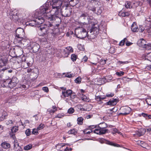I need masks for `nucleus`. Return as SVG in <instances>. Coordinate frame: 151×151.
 Instances as JSON below:
<instances>
[{"instance_id": "obj_7", "label": "nucleus", "mask_w": 151, "mask_h": 151, "mask_svg": "<svg viewBox=\"0 0 151 151\" xmlns=\"http://www.w3.org/2000/svg\"><path fill=\"white\" fill-rule=\"evenodd\" d=\"M108 129H102L100 127H97L94 130V132L97 134H105L108 132Z\"/></svg>"}, {"instance_id": "obj_26", "label": "nucleus", "mask_w": 151, "mask_h": 151, "mask_svg": "<svg viewBox=\"0 0 151 151\" xmlns=\"http://www.w3.org/2000/svg\"><path fill=\"white\" fill-rule=\"evenodd\" d=\"M68 133L70 134H73L75 135L77 133V130L75 129H73L69 130Z\"/></svg>"}, {"instance_id": "obj_6", "label": "nucleus", "mask_w": 151, "mask_h": 151, "mask_svg": "<svg viewBox=\"0 0 151 151\" xmlns=\"http://www.w3.org/2000/svg\"><path fill=\"white\" fill-rule=\"evenodd\" d=\"M147 43L145 40L142 39L139 41L138 44L139 46L145 48L148 50L151 49V44L148 43L147 44Z\"/></svg>"}, {"instance_id": "obj_8", "label": "nucleus", "mask_w": 151, "mask_h": 151, "mask_svg": "<svg viewBox=\"0 0 151 151\" xmlns=\"http://www.w3.org/2000/svg\"><path fill=\"white\" fill-rule=\"evenodd\" d=\"M72 91L70 90H66V88L63 89L62 92L61 96L62 98L64 99L66 97H68L71 95Z\"/></svg>"}, {"instance_id": "obj_18", "label": "nucleus", "mask_w": 151, "mask_h": 151, "mask_svg": "<svg viewBox=\"0 0 151 151\" xmlns=\"http://www.w3.org/2000/svg\"><path fill=\"white\" fill-rule=\"evenodd\" d=\"M118 14L119 16L122 17H128L130 15V13L128 12H124L121 11L119 12Z\"/></svg>"}, {"instance_id": "obj_36", "label": "nucleus", "mask_w": 151, "mask_h": 151, "mask_svg": "<svg viewBox=\"0 0 151 151\" xmlns=\"http://www.w3.org/2000/svg\"><path fill=\"white\" fill-rule=\"evenodd\" d=\"M78 49L80 50H83L84 49V47L83 45L81 44H79L78 45Z\"/></svg>"}, {"instance_id": "obj_64", "label": "nucleus", "mask_w": 151, "mask_h": 151, "mask_svg": "<svg viewBox=\"0 0 151 151\" xmlns=\"http://www.w3.org/2000/svg\"><path fill=\"white\" fill-rule=\"evenodd\" d=\"M91 10L93 12H95L96 10V8L95 7H93V8H92L91 9Z\"/></svg>"}, {"instance_id": "obj_11", "label": "nucleus", "mask_w": 151, "mask_h": 151, "mask_svg": "<svg viewBox=\"0 0 151 151\" xmlns=\"http://www.w3.org/2000/svg\"><path fill=\"white\" fill-rule=\"evenodd\" d=\"M72 9L70 8L65 9L62 13L63 16L65 17H68L71 14Z\"/></svg>"}, {"instance_id": "obj_39", "label": "nucleus", "mask_w": 151, "mask_h": 151, "mask_svg": "<svg viewBox=\"0 0 151 151\" xmlns=\"http://www.w3.org/2000/svg\"><path fill=\"white\" fill-rule=\"evenodd\" d=\"M32 148V145H29L26 146L24 147V149L25 150H29Z\"/></svg>"}, {"instance_id": "obj_14", "label": "nucleus", "mask_w": 151, "mask_h": 151, "mask_svg": "<svg viewBox=\"0 0 151 151\" xmlns=\"http://www.w3.org/2000/svg\"><path fill=\"white\" fill-rule=\"evenodd\" d=\"M99 26L98 25L96 24H93L92 26V28L90 31V33H92L93 32V34H94V32L97 30H99Z\"/></svg>"}, {"instance_id": "obj_25", "label": "nucleus", "mask_w": 151, "mask_h": 151, "mask_svg": "<svg viewBox=\"0 0 151 151\" xmlns=\"http://www.w3.org/2000/svg\"><path fill=\"white\" fill-rule=\"evenodd\" d=\"M107 127V124L104 122H103L102 123L100 124L98 127H100L102 129H106Z\"/></svg>"}, {"instance_id": "obj_16", "label": "nucleus", "mask_w": 151, "mask_h": 151, "mask_svg": "<svg viewBox=\"0 0 151 151\" xmlns=\"http://www.w3.org/2000/svg\"><path fill=\"white\" fill-rule=\"evenodd\" d=\"M117 102L118 101L116 99H113L107 102V104L112 106H114L116 104Z\"/></svg>"}, {"instance_id": "obj_1", "label": "nucleus", "mask_w": 151, "mask_h": 151, "mask_svg": "<svg viewBox=\"0 0 151 151\" xmlns=\"http://www.w3.org/2000/svg\"><path fill=\"white\" fill-rule=\"evenodd\" d=\"M52 4L50 1H47L45 4L41 6L39 12L42 14L41 16H38L32 21L34 24L29 23V25L34 26L42 24L44 22L45 18L52 21L55 20L56 18H59L61 2L58 0H52Z\"/></svg>"}, {"instance_id": "obj_30", "label": "nucleus", "mask_w": 151, "mask_h": 151, "mask_svg": "<svg viewBox=\"0 0 151 151\" xmlns=\"http://www.w3.org/2000/svg\"><path fill=\"white\" fill-rule=\"evenodd\" d=\"M18 127L17 126H14L12 127L11 130L12 133H15L16 132L18 129Z\"/></svg>"}, {"instance_id": "obj_53", "label": "nucleus", "mask_w": 151, "mask_h": 151, "mask_svg": "<svg viewBox=\"0 0 151 151\" xmlns=\"http://www.w3.org/2000/svg\"><path fill=\"white\" fill-rule=\"evenodd\" d=\"M88 129H86L84 130L83 131V132L84 133V134H89L91 132L90 131H88ZM91 131V132H92V131L90 130Z\"/></svg>"}, {"instance_id": "obj_57", "label": "nucleus", "mask_w": 151, "mask_h": 151, "mask_svg": "<svg viewBox=\"0 0 151 151\" xmlns=\"http://www.w3.org/2000/svg\"><path fill=\"white\" fill-rule=\"evenodd\" d=\"M141 115L145 118H147L148 115L146 114L142 113L141 114Z\"/></svg>"}, {"instance_id": "obj_63", "label": "nucleus", "mask_w": 151, "mask_h": 151, "mask_svg": "<svg viewBox=\"0 0 151 151\" xmlns=\"http://www.w3.org/2000/svg\"><path fill=\"white\" fill-rule=\"evenodd\" d=\"M12 123V120H9L8 122V124H9Z\"/></svg>"}, {"instance_id": "obj_47", "label": "nucleus", "mask_w": 151, "mask_h": 151, "mask_svg": "<svg viewBox=\"0 0 151 151\" xmlns=\"http://www.w3.org/2000/svg\"><path fill=\"white\" fill-rule=\"evenodd\" d=\"M146 102L148 105H151V98H149L147 99Z\"/></svg>"}, {"instance_id": "obj_43", "label": "nucleus", "mask_w": 151, "mask_h": 151, "mask_svg": "<svg viewBox=\"0 0 151 151\" xmlns=\"http://www.w3.org/2000/svg\"><path fill=\"white\" fill-rule=\"evenodd\" d=\"M14 146L15 148H17L18 147H20L19 146V144L17 142V141L16 140H15L14 142Z\"/></svg>"}, {"instance_id": "obj_21", "label": "nucleus", "mask_w": 151, "mask_h": 151, "mask_svg": "<svg viewBox=\"0 0 151 151\" xmlns=\"http://www.w3.org/2000/svg\"><path fill=\"white\" fill-rule=\"evenodd\" d=\"M69 1L70 4L72 6H75L78 4L79 1L78 0H68Z\"/></svg>"}, {"instance_id": "obj_46", "label": "nucleus", "mask_w": 151, "mask_h": 151, "mask_svg": "<svg viewBox=\"0 0 151 151\" xmlns=\"http://www.w3.org/2000/svg\"><path fill=\"white\" fill-rule=\"evenodd\" d=\"M102 12V11L101 9L100 8H98L97 9V11L96 12V14L98 15H100Z\"/></svg>"}, {"instance_id": "obj_60", "label": "nucleus", "mask_w": 151, "mask_h": 151, "mask_svg": "<svg viewBox=\"0 0 151 151\" xmlns=\"http://www.w3.org/2000/svg\"><path fill=\"white\" fill-rule=\"evenodd\" d=\"M32 71V69L30 68H28L27 69V73H29L31 72Z\"/></svg>"}, {"instance_id": "obj_52", "label": "nucleus", "mask_w": 151, "mask_h": 151, "mask_svg": "<svg viewBox=\"0 0 151 151\" xmlns=\"http://www.w3.org/2000/svg\"><path fill=\"white\" fill-rule=\"evenodd\" d=\"M147 32L151 34V24L150 27L147 29Z\"/></svg>"}, {"instance_id": "obj_23", "label": "nucleus", "mask_w": 151, "mask_h": 151, "mask_svg": "<svg viewBox=\"0 0 151 151\" xmlns=\"http://www.w3.org/2000/svg\"><path fill=\"white\" fill-rule=\"evenodd\" d=\"M106 98V96H96V99L98 101H99L102 100Z\"/></svg>"}, {"instance_id": "obj_34", "label": "nucleus", "mask_w": 151, "mask_h": 151, "mask_svg": "<svg viewBox=\"0 0 151 151\" xmlns=\"http://www.w3.org/2000/svg\"><path fill=\"white\" fill-rule=\"evenodd\" d=\"M75 82L77 83H80L81 81V78L80 77H77L75 80Z\"/></svg>"}, {"instance_id": "obj_41", "label": "nucleus", "mask_w": 151, "mask_h": 151, "mask_svg": "<svg viewBox=\"0 0 151 151\" xmlns=\"http://www.w3.org/2000/svg\"><path fill=\"white\" fill-rule=\"evenodd\" d=\"M113 134H114L116 133H117L119 134L121 133L120 132H119L118 130L116 128H114L112 129V132Z\"/></svg>"}, {"instance_id": "obj_62", "label": "nucleus", "mask_w": 151, "mask_h": 151, "mask_svg": "<svg viewBox=\"0 0 151 151\" xmlns=\"http://www.w3.org/2000/svg\"><path fill=\"white\" fill-rule=\"evenodd\" d=\"M147 68L148 70H151V65L147 66Z\"/></svg>"}, {"instance_id": "obj_28", "label": "nucleus", "mask_w": 151, "mask_h": 151, "mask_svg": "<svg viewBox=\"0 0 151 151\" xmlns=\"http://www.w3.org/2000/svg\"><path fill=\"white\" fill-rule=\"evenodd\" d=\"M125 6L127 9L131 8L132 6L131 5V2L129 1H127L125 4Z\"/></svg>"}, {"instance_id": "obj_48", "label": "nucleus", "mask_w": 151, "mask_h": 151, "mask_svg": "<svg viewBox=\"0 0 151 151\" xmlns=\"http://www.w3.org/2000/svg\"><path fill=\"white\" fill-rule=\"evenodd\" d=\"M42 89L43 91L46 92H48L49 91L48 88L47 87H44L42 88Z\"/></svg>"}, {"instance_id": "obj_61", "label": "nucleus", "mask_w": 151, "mask_h": 151, "mask_svg": "<svg viewBox=\"0 0 151 151\" xmlns=\"http://www.w3.org/2000/svg\"><path fill=\"white\" fill-rule=\"evenodd\" d=\"M52 108L53 109H55L54 110L57 111V110L56 107L55 106H52Z\"/></svg>"}, {"instance_id": "obj_59", "label": "nucleus", "mask_w": 151, "mask_h": 151, "mask_svg": "<svg viewBox=\"0 0 151 151\" xmlns=\"http://www.w3.org/2000/svg\"><path fill=\"white\" fill-rule=\"evenodd\" d=\"M104 78L99 79V80L101 81V83H98V85H101V84L103 83L102 81H104Z\"/></svg>"}, {"instance_id": "obj_35", "label": "nucleus", "mask_w": 151, "mask_h": 151, "mask_svg": "<svg viewBox=\"0 0 151 151\" xmlns=\"http://www.w3.org/2000/svg\"><path fill=\"white\" fill-rule=\"evenodd\" d=\"M71 58L73 61H75L77 58V56L75 54H73L71 55Z\"/></svg>"}, {"instance_id": "obj_38", "label": "nucleus", "mask_w": 151, "mask_h": 151, "mask_svg": "<svg viewBox=\"0 0 151 151\" xmlns=\"http://www.w3.org/2000/svg\"><path fill=\"white\" fill-rule=\"evenodd\" d=\"M31 130L29 129H27L25 132V133L27 136H29L30 135Z\"/></svg>"}, {"instance_id": "obj_10", "label": "nucleus", "mask_w": 151, "mask_h": 151, "mask_svg": "<svg viewBox=\"0 0 151 151\" xmlns=\"http://www.w3.org/2000/svg\"><path fill=\"white\" fill-rule=\"evenodd\" d=\"M100 142L101 143H104L113 146L115 147H119V145L118 144L114 143L112 142H111L107 140L104 139L102 138L101 139Z\"/></svg>"}, {"instance_id": "obj_15", "label": "nucleus", "mask_w": 151, "mask_h": 151, "mask_svg": "<svg viewBox=\"0 0 151 151\" xmlns=\"http://www.w3.org/2000/svg\"><path fill=\"white\" fill-rule=\"evenodd\" d=\"M146 131L150 132L151 131V128H148L146 129H141L139 131V134H138L139 136H141L143 135Z\"/></svg>"}, {"instance_id": "obj_5", "label": "nucleus", "mask_w": 151, "mask_h": 151, "mask_svg": "<svg viewBox=\"0 0 151 151\" xmlns=\"http://www.w3.org/2000/svg\"><path fill=\"white\" fill-rule=\"evenodd\" d=\"M24 15L20 14H14L12 16V19L16 22L23 23V20L25 19V18L23 17Z\"/></svg>"}, {"instance_id": "obj_22", "label": "nucleus", "mask_w": 151, "mask_h": 151, "mask_svg": "<svg viewBox=\"0 0 151 151\" xmlns=\"http://www.w3.org/2000/svg\"><path fill=\"white\" fill-rule=\"evenodd\" d=\"M32 44L34 45V46L32 47V48L33 51L37 52L38 51L39 49V46L35 42H33Z\"/></svg>"}, {"instance_id": "obj_9", "label": "nucleus", "mask_w": 151, "mask_h": 151, "mask_svg": "<svg viewBox=\"0 0 151 151\" xmlns=\"http://www.w3.org/2000/svg\"><path fill=\"white\" fill-rule=\"evenodd\" d=\"M122 112L120 114L126 115L129 114L131 111V109L128 106H123L121 108Z\"/></svg>"}, {"instance_id": "obj_55", "label": "nucleus", "mask_w": 151, "mask_h": 151, "mask_svg": "<svg viewBox=\"0 0 151 151\" xmlns=\"http://www.w3.org/2000/svg\"><path fill=\"white\" fill-rule=\"evenodd\" d=\"M128 61H125V62H122L121 61H119L118 62V63L120 64H127L128 63Z\"/></svg>"}, {"instance_id": "obj_49", "label": "nucleus", "mask_w": 151, "mask_h": 151, "mask_svg": "<svg viewBox=\"0 0 151 151\" xmlns=\"http://www.w3.org/2000/svg\"><path fill=\"white\" fill-rule=\"evenodd\" d=\"M106 60H103L101 59L100 60V63L101 65H104L106 63Z\"/></svg>"}, {"instance_id": "obj_20", "label": "nucleus", "mask_w": 151, "mask_h": 151, "mask_svg": "<svg viewBox=\"0 0 151 151\" xmlns=\"http://www.w3.org/2000/svg\"><path fill=\"white\" fill-rule=\"evenodd\" d=\"M1 147L4 149H7L10 147V145L6 142H3L1 144Z\"/></svg>"}, {"instance_id": "obj_37", "label": "nucleus", "mask_w": 151, "mask_h": 151, "mask_svg": "<svg viewBox=\"0 0 151 151\" xmlns=\"http://www.w3.org/2000/svg\"><path fill=\"white\" fill-rule=\"evenodd\" d=\"M88 16V14L86 12H82L80 16V17H83L84 18L87 17Z\"/></svg>"}, {"instance_id": "obj_44", "label": "nucleus", "mask_w": 151, "mask_h": 151, "mask_svg": "<svg viewBox=\"0 0 151 151\" xmlns=\"http://www.w3.org/2000/svg\"><path fill=\"white\" fill-rule=\"evenodd\" d=\"M65 48L67 49L68 50V52H69V54H70V52H73V49L70 46L67 47L66 48Z\"/></svg>"}, {"instance_id": "obj_51", "label": "nucleus", "mask_w": 151, "mask_h": 151, "mask_svg": "<svg viewBox=\"0 0 151 151\" xmlns=\"http://www.w3.org/2000/svg\"><path fill=\"white\" fill-rule=\"evenodd\" d=\"M114 96V94L112 93H110V94H107L106 96L108 97H111Z\"/></svg>"}, {"instance_id": "obj_31", "label": "nucleus", "mask_w": 151, "mask_h": 151, "mask_svg": "<svg viewBox=\"0 0 151 151\" xmlns=\"http://www.w3.org/2000/svg\"><path fill=\"white\" fill-rule=\"evenodd\" d=\"M82 96H81V99L84 101H88V98L85 95H82Z\"/></svg>"}, {"instance_id": "obj_4", "label": "nucleus", "mask_w": 151, "mask_h": 151, "mask_svg": "<svg viewBox=\"0 0 151 151\" xmlns=\"http://www.w3.org/2000/svg\"><path fill=\"white\" fill-rule=\"evenodd\" d=\"M16 36L19 39L18 40L22 43V42L25 41L24 39L25 33L23 29L20 28L17 29L16 32Z\"/></svg>"}, {"instance_id": "obj_17", "label": "nucleus", "mask_w": 151, "mask_h": 151, "mask_svg": "<svg viewBox=\"0 0 151 151\" xmlns=\"http://www.w3.org/2000/svg\"><path fill=\"white\" fill-rule=\"evenodd\" d=\"M68 51L67 49L65 48L64 49H61V53L63 55L64 57H67L68 56L69 54Z\"/></svg>"}, {"instance_id": "obj_58", "label": "nucleus", "mask_w": 151, "mask_h": 151, "mask_svg": "<svg viewBox=\"0 0 151 151\" xmlns=\"http://www.w3.org/2000/svg\"><path fill=\"white\" fill-rule=\"evenodd\" d=\"M48 111L50 113H52L53 114L54 113L55 111V110H52V109H48Z\"/></svg>"}, {"instance_id": "obj_2", "label": "nucleus", "mask_w": 151, "mask_h": 151, "mask_svg": "<svg viewBox=\"0 0 151 151\" xmlns=\"http://www.w3.org/2000/svg\"><path fill=\"white\" fill-rule=\"evenodd\" d=\"M38 28L39 35L43 36L53 33L55 30L54 26L49 22L40 25Z\"/></svg>"}, {"instance_id": "obj_12", "label": "nucleus", "mask_w": 151, "mask_h": 151, "mask_svg": "<svg viewBox=\"0 0 151 151\" xmlns=\"http://www.w3.org/2000/svg\"><path fill=\"white\" fill-rule=\"evenodd\" d=\"M7 62V60L6 58H3L0 55V68L5 66Z\"/></svg>"}, {"instance_id": "obj_56", "label": "nucleus", "mask_w": 151, "mask_h": 151, "mask_svg": "<svg viewBox=\"0 0 151 151\" xmlns=\"http://www.w3.org/2000/svg\"><path fill=\"white\" fill-rule=\"evenodd\" d=\"M132 44V42H128L127 40L126 42V44L127 46H130Z\"/></svg>"}, {"instance_id": "obj_32", "label": "nucleus", "mask_w": 151, "mask_h": 151, "mask_svg": "<svg viewBox=\"0 0 151 151\" xmlns=\"http://www.w3.org/2000/svg\"><path fill=\"white\" fill-rule=\"evenodd\" d=\"M38 131L39 130L37 128L33 129L32 131V134H33L37 135L38 134Z\"/></svg>"}, {"instance_id": "obj_3", "label": "nucleus", "mask_w": 151, "mask_h": 151, "mask_svg": "<svg viewBox=\"0 0 151 151\" xmlns=\"http://www.w3.org/2000/svg\"><path fill=\"white\" fill-rule=\"evenodd\" d=\"M75 32L76 34L77 37L80 39H83L89 36V34H88L89 32H87L85 29L82 28L76 29Z\"/></svg>"}, {"instance_id": "obj_33", "label": "nucleus", "mask_w": 151, "mask_h": 151, "mask_svg": "<svg viewBox=\"0 0 151 151\" xmlns=\"http://www.w3.org/2000/svg\"><path fill=\"white\" fill-rule=\"evenodd\" d=\"M127 39L126 38H125L123 40H122L119 43V45H120L123 46V45L125 42L127 41Z\"/></svg>"}, {"instance_id": "obj_19", "label": "nucleus", "mask_w": 151, "mask_h": 151, "mask_svg": "<svg viewBox=\"0 0 151 151\" xmlns=\"http://www.w3.org/2000/svg\"><path fill=\"white\" fill-rule=\"evenodd\" d=\"M131 30L134 32H137L138 30V28L136 26V24L135 22H134L131 26Z\"/></svg>"}, {"instance_id": "obj_27", "label": "nucleus", "mask_w": 151, "mask_h": 151, "mask_svg": "<svg viewBox=\"0 0 151 151\" xmlns=\"http://www.w3.org/2000/svg\"><path fill=\"white\" fill-rule=\"evenodd\" d=\"M9 79L11 82H12V83H14L15 84L17 85V83L18 82V79L17 77H13L11 79Z\"/></svg>"}, {"instance_id": "obj_13", "label": "nucleus", "mask_w": 151, "mask_h": 151, "mask_svg": "<svg viewBox=\"0 0 151 151\" xmlns=\"http://www.w3.org/2000/svg\"><path fill=\"white\" fill-rule=\"evenodd\" d=\"M5 83L6 85L7 84V86L10 88H12L15 87L16 85L14 84V83H12V82L10 80V79H7Z\"/></svg>"}, {"instance_id": "obj_54", "label": "nucleus", "mask_w": 151, "mask_h": 151, "mask_svg": "<svg viewBox=\"0 0 151 151\" xmlns=\"http://www.w3.org/2000/svg\"><path fill=\"white\" fill-rule=\"evenodd\" d=\"M63 115H62L61 114H58L56 116L55 118H61L63 117Z\"/></svg>"}, {"instance_id": "obj_24", "label": "nucleus", "mask_w": 151, "mask_h": 151, "mask_svg": "<svg viewBox=\"0 0 151 151\" xmlns=\"http://www.w3.org/2000/svg\"><path fill=\"white\" fill-rule=\"evenodd\" d=\"M83 117H78L77 119L78 124L80 125H82L83 123Z\"/></svg>"}, {"instance_id": "obj_45", "label": "nucleus", "mask_w": 151, "mask_h": 151, "mask_svg": "<svg viewBox=\"0 0 151 151\" xmlns=\"http://www.w3.org/2000/svg\"><path fill=\"white\" fill-rule=\"evenodd\" d=\"M124 73V72L122 71H121L120 72H117L116 73V75L120 76H121L123 75Z\"/></svg>"}, {"instance_id": "obj_50", "label": "nucleus", "mask_w": 151, "mask_h": 151, "mask_svg": "<svg viewBox=\"0 0 151 151\" xmlns=\"http://www.w3.org/2000/svg\"><path fill=\"white\" fill-rule=\"evenodd\" d=\"M88 59V57L87 56H85L82 59V61L86 62L87 61Z\"/></svg>"}, {"instance_id": "obj_42", "label": "nucleus", "mask_w": 151, "mask_h": 151, "mask_svg": "<svg viewBox=\"0 0 151 151\" xmlns=\"http://www.w3.org/2000/svg\"><path fill=\"white\" fill-rule=\"evenodd\" d=\"M74 112V109L73 108H70L68 110V112L69 114H72Z\"/></svg>"}, {"instance_id": "obj_40", "label": "nucleus", "mask_w": 151, "mask_h": 151, "mask_svg": "<svg viewBox=\"0 0 151 151\" xmlns=\"http://www.w3.org/2000/svg\"><path fill=\"white\" fill-rule=\"evenodd\" d=\"M45 127V125L44 124H41L37 128L38 130L42 129Z\"/></svg>"}, {"instance_id": "obj_29", "label": "nucleus", "mask_w": 151, "mask_h": 151, "mask_svg": "<svg viewBox=\"0 0 151 151\" xmlns=\"http://www.w3.org/2000/svg\"><path fill=\"white\" fill-rule=\"evenodd\" d=\"M65 76L68 78H71L74 76V74H71L70 72H68L66 73Z\"/></svg>"}]
</instances>
